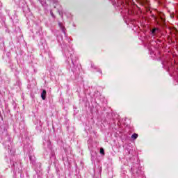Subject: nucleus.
I'll return each mask as SVG.
<instances>
[{"instance_id": "1", "label": "nucleus", "mask_w": 178, "mask_h": 178, "mask_svg": "<svg viewBox=\"0 0 178 178\" xmlns=\"http://www.w3.org/2000/svg\"><path fill=\"white\" fill-rule=\"evenodd\" d=\"M41 98L43 99V101H45L47 99V90H43L41 94Z\"/></svg>"}, {"instance_id": "2", "label": "nucleus", "mask_w": 178, "mask_h": 178, "mask_svg": "<svg viewBox=\"0 0 178 178\" xmlns=\"http://www.w3.org/2000/svg\"><path fill=\"white\" fill-rule=\"evenodd\" d=\"M138 2L142 5V6H144L145 3H147V0H138Z\"/></svg>"}, {"instance_id": "3", "label": "nucleus", "mask_w": 178, "mask_h": 178, "mask_svg": "<svg viewBox=\"0 0 178 178\" xmlns=\"http://www.w3.org/2000/svg\"><path fill=\"white\" fill-rule=\"evenodd\" d=\"M159 18L161 20L162 23H165V18H163V13H161L159 14Z\"/></svg>"}, {"instance_id": "4", "label": "nucleus", "mask_w": 178, "mask_h": 178, "mask_svg": "<svg viewBox=\"0 0 178 178\" xmlns=\"http://www.w3.org/2000/svg\"><path fill=\"white\" fill-rule=\"evenodd\" d=\"M138 137V134H134L132 136H131V138H133L134 140H136V138Z\"/></svg>"}, {"instance_id": "5", "label": "nucleus", "mask_w": 178, "mask_h": 178, "mask_svg": "<svg viewBox=\"0 0 178 178\" xmlns=\"http://www.w3.org/2000/svg\"><path fill=\"white\" fill-rule=\"evenodd\" d=\"M58 26H59V27L61 29V30H62L63 31H65V26H63V25H62V23H59V24H58Z\"/></svg>"}, {"instance_id": "6", "label": "nucleus", "mask_w": 178, "mask_h": 178, "mask_svg": "<svg viewBox=\"0 0 178 178\" xmlns=\"http://www.w3.org/2000/svg\"><path fill=\"white\" fill-rule=\"evenodd\" d=\"M100 154H102V155H105V150H104V148L100 149Z\"/></svg>"}, {"instance_id": "7", "label": "nucleus", "mask_w": 178, "mask_h": 178, "mask_svg": "<svg viewBox=\"0 0 178 178\" xmlns=\"http://www.w3.org/2000/svg\"><path fill=\"white\" fill-rule=\"evenodd\" d=\"M155 31H156V29H153L152 30V34H155Z\"/></svg>"}, {"instance_id": "8", "label": "nucleus", "mask_w": 178, "mask_h": 178, "mask_svg": "<svg viewBox=\"0 0 178 178\" xmlns=\"http://www.w3.org/2000/svg\"><path fill=\"white\" fill-rule=\"evenodd\" d=\"M152 17H153V19H157L158 18L155 16V15H152Z\"/></svg>"}]
</instances>
